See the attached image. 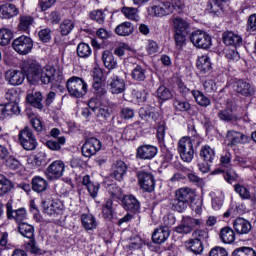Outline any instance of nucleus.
I'll return each mask as SVG.
<instances>
[{"instance_id":"3","label":"nucleus","mask_w":256,"mask_h":256,"mask_svg":"<svg viewBox=\"0 0 256 256\" xmlns=\"http://www.w3.org/2000/svg\"><path fill=\"white\" fill-rule=\"evenodd\" d=\"M195 199V191L189 187L176 190L174 198L170 199L169 205L173 211L183 213L187 209V205Z\"/></svg>"},{"instance_id":"34","label":"nucleus","mask_w":256,"mask_h":256,"mask_svg":"<svg viewBox=\"0 0 256 256\" xmlns=\"http://www.w3.org/2000/svg\"><path fill=\"white\" fill-rule=\"evenodd\" d=\"M81 222L86 231L97 229V219L92 214H82Z\"/></svg>"},{"instance_id":"45","label":"nucleus","mask_w":256,"mask_h":256,"mask_svg":"<svg viewBox=\"0 0 256 256\" xmlns=\"http://www.w3.org/2000/svg\"><path fill=\"white\" fill-rule=\"evenodd\" d=\"M197 69L200 71H203L204 73H207V71H211V60L209 56L202 55L199 56L196 62Z\"/></svg>"},{"instance_id":"46","label":"nucleus","mask_w":256,"mask_h":256,"mask_svg":"<svg viewBox=\"0 0 256 256\" xmlns=\"http://www.w3.org/2000/svg\"><path fill=\"white\" fill-rule=\"evenodd\" d=\"M192 95L198 105L201 107H209L211 105V99L207 98L203 92L199 90H193Z\"/></svg>"},{"instance_id":"51","label":"nucleus","mask_w":256,"mask_h":256,"mask_svg":"<svg viewBox=\"0 0 256 256\" xmlns=\"http://www.w3.org/2000/svg\"><path fill=\"white\" fill-rule=\"evenodd\" d=\"M218 117L221 121H236L237 116H235V114H233V109L231 108H227L224 110H220L218 113Z\"/></svg>"},{"instance_id":"19","label":"nucleus","mask_w":256,"mask_h":256,"mask_svg":"<svg viewBox=\"0 0 256 256\" xmlns=\"http://www.w3.org/2000/svg\"><path fill=\"white\" fill-rule=\"evenodd\" d=\"M127 165L122 160H117L112 165V173L111 176L116 179V181H123L125 179V175H127Z\"/></svg>"},{"instance_id":"47","label":"nucleus","mask_w":256,"mask_h":256,"mask_svg":"<svg viewBox=\"0 0 256 256\" xmlns=\"http://www.w3.org/2000/svg\"><path fill=\"white\" fill-rule=\"evenodd\" d=\"M121 13L130 21H139V10L133 7H123Z\"/></svg>"},{"instance_id":"21","label":"nucleus","mask_w":256,"mask_h":256,"mask_svg":"<svg viewBox=\"0 0 256 256\" xmlns=\"http://www.w3.org/2000/svg\"><path fill=\"white\" fill-rule=\"evenodd\" d=\"M20 113L21 108H19V104H0V119H7V117H11V115H19Z\"/></svg>"},{"instance_id":"38","label":"nucleus","mask_w":256,"mask_h":256,"mask_svg":"<svg viewBox=\"0 0 256 256\" xmlns=\"http://www.w3.org/2000/svg\"><path fill=\"white\" fill-rule=\"evenodd\" d=\"M200 157L206 163H213L215 160V150L209 145H205L200 150Z\"/></svg>"},{"instance_id":"29","label":"nucleus","mask_w":256,"mask_h":256,"mask_svg":"<svg viewBox=\"0 0 256 256\" xmlns=\"http://www.w3.org/2000/svg\"><path fill=\"white\" fill-rule=\"evenodd\" d=\"M141 128V121H136L133 124H130L126 126V128L123 131V136L128 141L135 140V137H137V131Z\"/></svg>"},{"instance_id":"31","label":"nucleus","mask_w":256,"mask_h":256,"mask_svg":"<svg viewBox=\"0 0 256 256\" xmlns=\"http://www.w3.org/2000/svg\"><path fill=\"white\" fill-rule=\"evenodd\" d=\"M187 251H191L194 255H201L203 253V242L195 240L193 238L185 242Z\"/></svg>"},{"instance_id":"5","label":"nucleus","mask_w":256,"mask_h":256,"mask_svg":"<svg viewBox=\"0 0 256 256\" xmlns=\"http://www.w3.org/2000/svg\"><path fill=\"white\" fill-rule=\"evenodd\" d=\"M178 153L184 163H191L195 157L193 140L189 137H182L178 142Z\"/></svg>"},{"instance_id":"49","label":"nucleus","mask_w":256,"mask_h":256,"mask_svg":"<svg viewBox=\"0 0 256 256\" xmlns=\"http://www.w3.org/2000/svg\"><path fill=\"white\" fill-rule=\"evenodd\" d=\"M232 256H256V251L252 247L242 246L232 252Z\"/></svg>"},{"instance_id":"16","label":"nucleus","mask_w":256,"mask_h":256,"mask_svg":"<svg viewBox=\"0 0 256 256\" xmlns=\"http://www.w3.org/2000/svg\"><path fill=\"white\" fill-rule=\"evenodd\" d=\"M5 79L9 85L17 87L23 85L25 81V71L21 70H8L5 74Z\"/></svg>"},{"instance_id":"33","label":"nucleus","mask_w":256,"mask_h":256,"mask_svg":"<svg viewBox=\"0 0 256 256\" xmlns=\"http://www.w3.org/2000/svg\"><path fill=\"white\" fill-rule=\"evenodd\" d=\"M220 239L222 243H226L228 245L235 243V231L229 226L222 228L220 230Z\"/></svg>"},{"instance_id":"30","label":"nucleus","mask_w":256,"mask_h":256,"mask_svg":"<svg viewBox=\"0 0 256 256\" xmlns=\"http://www.w3.org/2000/svg\"><path fill=\"white\" fill-rule=\"evenodd\" d=\"M13 189H15V184L7 176L0 174V197L7 195Z\"/></svg>"},{"instance_id":"55","label":"nucleus","mask_w":256,"mask_h":256,"mask_svg":"<svg viewBox=\"0 0 256 256\" xmlns=\"http://www.w3.org/2000/svg\"><path fill=\"white\" fill-rule=\"evenodd\" d=\"M33 17L31 16H20L19 29L20 31H27L31 25H33Z\"/></svg>"},{"instance_id":"64","label":"nucleus","mask_w":256,"mask_h":256,"mask_svg":"<svg viewBox=\"0 0 256 256\" xmlns=\"http://www.w3.org/2000/svg\"><path fill=\"white\" fill-rule=\"evenodd\" d=\"M209 255L210 256H229V252H227V250L223 247L216 246L211 249Z\"/></svg>"},{"instance_id":"52","label":"nucleus","mask_w":256,"mask_h":256,"mask_svg":"<svg viewBox=\"0 0 256 256\" xmlns=\"http://www.w3.org/2000/svg\"><path fill=\"white\" fill-rule=\"evenodd\" d=\"M157 97L162 101H169L173 97L171 90L165 86H160L157 90Z\"/></svg>"},{"instance_id":"7","label":"nucleus","mask_w":256,"mask_h":256,"mask_svg":"<svg viewBox=\"0 0 256 256\" xmlns=\"http://www.w3.org/2000/svg\"><path fill=\"white\" fill-rule=\"evenodd\" d=\"M190 41L198 49H209L211 47V36L203 30H196L190 34Z\"/></svg>"},{"instance_id":"11","label":"nucleus","mask_w":256,"mask_h":256,"mask_svg":"<svg viewBox=\"0 0 256 256\" xmlns=\"http://www.w3.org/2000/svg\"><path fill=\"white\" fill-rule=\"evenodd\" d=\"M7 219H13L18 223H23L27 219V210L25 208L13 209V200H9L6 204Z\"/></svg>"},{"instance_id":"12","label":"nucleus","mask_w":256,"mask_h":256,"mask_svg":"<svg viewBox=\"0 0 256 256\" xmlns=\"http://www.w3.org/2000/svg\"><path fill=\"white\" fill-rule=\"evenodd\" d=\"M157 153H159V149L156 146L143 144L137 148L136 157L142 161H151V159H155Z\"/></svg>"},{"instance_id":"39","label":"nucleus","mask_w":256,"mask_h":256,"mask_svg":"<svg viewBox=\"0 0 256 256\" xmlns=\"http://www.w3.org/2000/svg\"><path fill=\"white\" fill-rule=\"evenodd\" d=\"M223 10V6L219 3V0H207L205 6V13L210 15H217Z\"/></svg>"},{"instance_id":"35","label":"nucleus","mask_w":256,"mask_h":256,"mask_svg":"<svg viewBox=\"0 0 256 256\" xmlns=\"http://www.w3.org/2000/svg\"><path fill=\"white\" fill-rule=\"evenodd\" d=\"M18 231L22 237H26V239H34L35 238V228L33 225L29 223L22 222L18 225Z\"/></svg>"},{"instance_id":"27","label":"nucleus","mask_w":256,"mask_h":256,"mask_svg":"<svg viewBox=\"0 0 256 256\" xmlns=\"http://www.w3.org/2000/svg\"><path fill=\"white\" fill-rule=\"evenodd\" d=\"M82 184L86 187L91 197L95 199V197H97V195L99 194V183L92 182L91 177L89 175H85L82 178Z\"/></svg>"},{"instance_id":"36","label":"nucleus","mask_w":256,"mask_h":256,"mask_svg":"<svg viewBox=\"0 0 256 256\" xmlns=\"http://www.w3.org/2000/svg\"><path fill=\"white\" fill-rule=\"evenodd\" d=\"M26 100L32 107H35V109H43V94H41V92L28 94Z\"/></svg>"},{"instance_id":"53","label":"nucleus","mask_w":256,"mask_h":256,"mask_svg":"<svg viewBox=\"0 0 256 256\" xmlns=\"http://www.w3.org/2000/svg\"><path fill=\"white\" fill-rule=\"evenodd\" d=\"M93 91L97 97H103L107 94V89H105V84L102 81H94L92 84Z\"/></svg>"},{"instance_id":"48","label":"nucleus","mask_w":256,"mask_h":256,"mask_svg":"<svg viewBox=\"0 0 256 256\" xmlns=\"http://www.w3.org/2000/svg\"><path fill=\"white\" fill-rule=\"evenodd\" d=\"M228 141H230L231 145H237L238 143H242L245 135L241 132H237L235 130H230L226 135Z\"/></svg>"},{"instance_id":"59","label":"nucleus","mask_w":256,"mask_h":256,"mask_svg":"<svg viewBox=\"0 0 256 256\" xmlns=\"http://www.w3.org/2000/svg\"><path fill=\"white\" fill-rule=\"evenodd\" d=\"M143 245H145L143 239H141V237L139 236H135L134 238L131 239V242L127 247L130 249V251H135L137 249H141Z\"/></svg>"},{"instance_id":"60","label":"nucleus","mask_w":256,"mask_h":256,"mask_svg":"<svg viewBox=\"0 0 256 256\" xmlns=\"http://www.w3.org/2000/svg\"><path fill=\"white\" fill-rule=\"evenodd\" d=\"M90 19L99 23V25H103V23H105V13L101 10H94L90 13Z\"/></svg>"},{"instance_id":"18","label":"nucleus","mask_w":256,"mask_h":256,"mask_svg":"<svg viewBox=\"0 0 256 256\" xmlns=\"http://www.w3.org/2000/svg\"><path fill=\"white\" fill-rule=\"evenodd\" d=\"M108 87L110 93H112L113 95H120V93H123L125 91V80H123L119 76H112L108 80Z\"/></svg>"},{"instance_id":"1","label":"nucleus","mask_w":256,"mask_h":256,"mask_svg":"<svg viewBox=\"0 0 256 256\" xmlns=\"http://www.w3.org/2000/svg\"><path fill=\"white\" fill-rule=\"evenodd\" d=\"M24 71L28 83L30 85H51V87H59L63 83V74L55 70V68H43L39 62L33 59L23 60L20 64Z\"/></svg>"},{"instance_id":"28","label":"nucleus","mask_w":256,"mask_h":256,"mask_svg":"<svg viewBox=\"0 0 256 256\" xmlns=\"http://www.w3.org/2000/svg\"><path fill=\"white\" fill-rule=\"evenodd\" d=\"M134 31L135 26L131 22H123L115 28V33L119 37H129V35H133Z\"/></svg>"},{"instance_id":"10","label":"nucleus","mask_w":256,"mask_h":256,"mask_svg":"<svg viewBox=\"0 0 256 256\" xmlns=\"http://www.w3.org/2000/svg\"><path fill=\"white\" fill-rule=\"evenodd\" d=\"M203 222L201 220L192 217H183L180 225L175 228L176 233L181 235H189L193 232L194 227H199Z\"/></svg>"},{"instance_id":"44","label":"nucleus","mask_w":256,"mask_h":256,"mask_svg":"<svg viewBox=\"0 0 256 256\" xmlns=\"http://www.w3.org/2000/svg\"><path fill=\"white\" fill-rule=\"evenodd\" d=\"M76 53L80 59H88V57H91L93 50L89 44L81 42L77 46Z\"/></svg>"},{"instance_id":"43","label":"nucleus","mask_w":256,"mask_h":256,"mask_svg":"<svg viewBox=\"0 0 256 256\" xmlns=\"http://www.w3.org/2000/svg\"><path fill=\"white\" fill-rule=\"evenodd\" d=\"M102 215L106 221H112L115 210L113 209V200L107 199L102 206Z\"/></svg>"},{"instance_id":"22","label":"nucleus","mask_w":256,"mask_h":256,"mask_svg":"<svg viewBox=\"0 0 256 256\" xmlns=\"http://www.w3.org/2000/svg\"><path fill=\"white\" fill-rule=\"evenodd\" d=\"M223 43L232 47H241L243 45V38L232 31H227L222 34Z\"/></svg>"},{"instance_id":"57","label":"nucleus","mask_w":256,"mask_h":256,"mask_svg":"<svg viewBox=\"0 0 256 256\" xmlns=\"http://www.w3.org/2000/svg\"><path fill=\"white\" fill-rule=\"evenodd\" d=\"M125 51H131V47L124 42H119L114 48V55L117 57H125Z\"/></svg>"},{"instance_id":"6","label":"nucleus","mask_w":256,"mask_h":256,"mask_svg":"<svg viewBox=\"0 0 256 256\" xmlns=\"http://www.w3.org/2000/svg\"><path fill=\"white\" fill-rule=\"evenodd\" d=\"M18 140L26 151H35L37 149V138L33 134V129L29 127H25L19 132Z\"/></svg>"},{"instance_id":"2","label":"nucleus","mask_w":256,"mask_h":256,"mask_svg":"<svg viewBox=\"0 0 256 256\" xmlns=\"http://www.w3.org/2000/svg\"><path fill=\"white\" fill-rule=\"evenodd\" d=\"M185 11V4L181 0H171L164 2H157L148 9V12L153 17H167L173 13L181 15Z\"/></svg>"},{"instance_id":"14","label":"nucleus","mask_w":256,"mask_h":256,"mask_svg":"<svg viewBox=\"0 0 256 256\" xmlns=\"http://www.w3.org/2000/svg\"><path fill=\"white\" fill-rule=\"evenodd\" d=\"M98 151H101V141L94 137L86 139L82 146V155L93 157Z\"/></svg>"},{"instance_id":"8","label":"nucleus","mask_w":256,"mask_h":256,"mask_svg":"<svg viewBox=\"0 0 256 256\" xmlns=\"http://www.w3.org/2000/svg\"><path fill=\"white\" fill-rule=\"evenodd\" d=\"M12 47L19 55H29L33 49V40L29 36L22 35L13 41Z\"/></svg>"},{"instance_id":"26","label":"nucleus","mask_w":256,"mask_h":256,"mask_svg":"<svg viewBox=\"0 0 256 256\" xmlns=\"http://www.w3.org/2000/svg\"><path fill=\"white\" fill-rule=\"evenodd\" d=\"M19 15V9L15 4H4L0 6V17L2 19H11L12 17H16Z\"/></svg>"},{"instance_id":"54","label":"nucleus","mask_w":256,"mask_h":256,"mask_svg":"<svg viewBox=\"0 0 256 256\" xmlns=\"http://www.w3.org/2000/svg\"><path fill=\"white\" fill-rule=\"evenodd\" d=\"M73 29H75V23H73V20H64L60 25L61 35H69Z\"/></svg>"},{"instance_id":"13","label":"nucleus","mask_w":256,"mask_h":256,"mask_svg":"<svg viewBox=\"0 0 256 256\" xmlns=\"http://www.w3.org/2000/svg\"><path fill=\"white\" fill-rule=\"evenodd\" d=\"M65 172V163L61 160L52 162L46 169L45 175L48 179H60Z\"/></svg>"},{"instance_id":"58","label":"nucleus","mask_w":256,"mask_h":256,"mask_svg":"<svg viewBox=\"0 0 256 256\" xmlns=\"http://www.w3.org/2000/svg\"><path fill=\"white\" fill-rule=\"evenodd\" d=\"M5 99L6 101H9V103H15L17 105V102L19 101V92L15 88L9 89L5 93Z\"/></svg>"},{"instance_id":"9","label":"nucleus","mask_w":256,"mask_h":256,"mask_svg":"<svg viewBox=\"0 0 256 256\" xmlns=\"http://www.w3.org/2000/svg\"><path fill=\"white\" fill-rule=\"evenodd\" d=\"M138 183L146 193H153L155 191V176L149 172L139 171L137 173Z\"/></svg>"},{"instance_id":"62","label":"nucleus","mask_w":256,"mask_h":256,"mask_svg":"<svg viewBox=\"0 0 256 256\" xmlns=\"http://www.w3.org/2000/svg\"><path fill=\"white\" fill-rule=\"evenodd\" d=\"M174 107L177 111L185 112L191 110V104L187 101L174 100Z\"/></svg>"},{"instance_id":"50","label":"nucleus","mask_w":256,"mask_h":256,"mask_svg":"<svg viewBox=\"0 0 256 256\" xmlns=\"http://www.w3.org/2000/svg\"><path fill=\"white\" fill-rule=\"evenodd\" d=\"M11 39H13V32L7 28H2L0 30V45L5 47L11 43Z\"/></svg>"},{"instance_id":"32","label":"nucleus","mask_w":256,"mask_h":256,"mask_svg":"<svg viewBox=\"0 0 256 256\" xmlns=\"http://www.w3.org/2000/svg\"><path fill=\"white\" fill-rule=\"evenodd\" d=\"M32 189L36 193H43V191H47V187H49V183L41 176H35L31 181Z\"/></svg>"},{"instance_id":"15","label":"nucleus","mask_w":256,"mask_h":256,"mask_svg":"<svg viewBox=\"0 0 256 256\" xmlns=\"http://www.w3.org/2000/svg\"><path fill=\"white\" fill-rule=\"evenodd\" d=\"M233 87L234 91L242 97H253L255 95V87L245 80H237Z\"/></svg>"},{"instance_id":"42","label":"nucleus","mask_w":256,"mask_h":256,"mask_svg":"<svg viewBox=\"0 0 256 256\" xmlns=\"http://www.w3.org/2000/svg\"><path fill=\"white\" fill-rule=\"evenodd\" d=\"M106 189L111 199H114V201L121 200L125 197L123 196V189L117 186V184H107Z\"/></svg>"},{"instance_id":"4","label":"nucleus","mask_w":256,"mask_h":256,"mask_svg":"<svg viewBox=\"0 0 256 256\" xmlns=\"http://www.w3.org/2000/svg\"><path fill=\"white\" fill-rule=\"evenodd\" d=\"M66 88L71 97L81 99L87 95V82L80 77L72 76L66 82Z\"/></svg>"},{"instance_id":"25","label":"nucleus","mask_w":256,"mask_h":256,"mask_svg":"<svg viewBox=\"0 0 256 256\" xmlns=\"http://www.w3.org/2000/svg\"><path fill=\"white\" fill-rule=\"evenodd\" d=\"M172 25L174 29V33H189L191 26L189 25V22L187 20L179 17L174 16L172 17Z\"/></svg>"},{"instance_id":"24","label":"nucleus","mask_w":256,"mask_h":256,"mask_svg":"<svg viewBox=\"0 0 256 256\" xmlns=\"http://www.w3.org/2000/svg\"><path fill=\"white\" fill-rule=\"evenodd\" d=\"M234 191L239 195L240 199L249 200L253 203V205H256V196L255 194H251L249 187L243 184H235Z\"/></svg>"},{"instance_id":"61","label":"nucleus","mask_w":256,"mask_h":256,"mask_svg":"<svg viewBox=\"0 0 256 256\" xmlns=\"http://www.w3.org/2000/svg\"><path fill=\"white\" fill-rule=\"evenodd\" d=\"M111 113H113V110L109 106L102 105L98 108L97 117H102V119L107 121V119L111 118Z\"/></svg>"},{"instance_id":"20","label":"nucleus","mask_w":256,"mask_h":256,"mask_svg":"<svg viewBox=\"0 0 256 256\" xmlns=\"http://www.w3.org/2000/svg\"><path fill=\"white\" fill-rule=\"evenodd\" d=\"M171 235V230L167 227L160 226L152 233V241L157 245H163Z\"/></svg>"},{"instance_id":"37","label":"nucleus","mask_w":256,"mask_h":256,"mask_svg":"<svg viewBox=\"0 0 256 256\" xmlns=\"http://www.w3.org/2000/svg\"><path fill=\"white\" fill-rule=\"evenodd\" d=\"M65 143H67V138H65V136H60L56 140L45 141L44 145L50 149V151H59Z\"/></svg>"},{"instance_id":"17","label":"nucleus","mask_w":256,"mask_h":256,"mask_svg":"<svg viewBox=\"0 0 256 256\" xmlns=\"http://www.w3.org/2000/svg\"><path fill=\"white\" fill-rule=\"evenodd\" d=\"M122 206L126 211L137 214L141 209V202L133 195H125L122 198Z\"/></svg>"},{"instance_id":"23","label":"nucleus","mask_w":256,"mask_h":256,"mask_svg":"<svg viewBox=\"0 0 256 256\" xmlns=\"http://www.w3.org/2000/svg\"><path fill=\"white\" fill-rule=\"evenodd\" d=\"M233 228L238 235H247L251 232V222L245 218H236L233 222Z\"/></svg>"},{"instance_id":"56","label":"nucleus","mask_w":256,"mask_h":256,"mask_svg":"<svg viewBox=\"0 0 256 256\" xmlns=\"http://www.w3.org/2000/svg\"><path fill=\"white\" fill-rule=\"evenodd\" d=\"M165 122H159L157 126L156 136L160 145H165Z\"/></svg>"},{"instance_id":"41","label":"nucleus","mask_w":256,"mask_h":256,"mask_svg":"<svg viewBox=\"0 0 256 256\" xmlns=\"http://www.w3.org/2000/svg\"><path fill=\"white\" fill-rule=\"evenodd\" d=\"M102 61L106 67V69H115L117 67V60L113 53L109 50H105L102 53Z\"/></svg>"},{"instance_id":"63","label":"nucleus","mask_w":256,"mask_h":256,"mask_svg":"<svg viewBox=\"0 0 256 256\" xmlns=\"http://www.w3.org/2000/svg\"><path fill=\"white\" fill-rule=\"evenodd\" d=\"M121 119L129 120L135 117V110L133 108L124 107L120 110Z\"/></svg>"},{"instance_id":"40","label":"nucleus","mask_w":256,"mask_h":256,"mask_svg":"<svg viewBox=\"0 0 256 256\" xmlns=\"http://www.w3.org/2000/svg\"><path fill=\"white\" fill-rule=\"evenodd\" d=\"M147 70L141 66V65H134V68L132 69L131 72V77L134 81H145V79H147Z\"/></svg>"}]
</instances>
